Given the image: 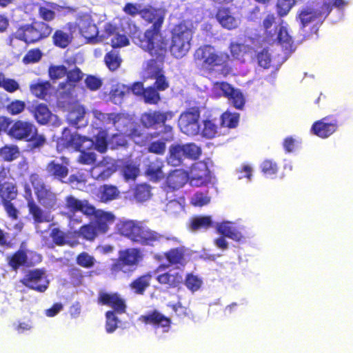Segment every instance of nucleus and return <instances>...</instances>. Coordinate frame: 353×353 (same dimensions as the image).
Returning <instances> with one entry per match:
<instances>
[{
  "instance_id": "obj_1",
  "label": "nucleus",
  "mask_w": 353,
  "mask_h": 353,
  "mask_svg": "<svg viewBox=\"0 0 353 353\" xmlns=\"http://www.w3.org/2000/svg\"><path fill=\"white\" fill-rule=\"evenodd\" d=\"M140 18L147 27L142 32L137 29L132 34L133 42L150 56L160 59L168 52V43L162 34L165 13L161 9L148 6L140 10Z\"/></svg>"
},
{
  "instance_id": "obj_2",
  "label": "nucleus",
  "mask_w": 353,
  "mask_h": 353,
  "mask_svg": "<svg viewBox=\"0 0 353 353\" xmlns=\"http://www.w3.org/2000/svg\"><path fill=\"white\" fill-rule=\"evenodd\" d=\"M118 230L121 235L142 246L154 247L163 241H172L174 243L181 242L177 237L165 236L139 221H123L119 224Z\"/></svg>"
},
{
  "instance_id": "obj_3",
  "label": "nucleus",
  "mask_w": 353,
  "mask_h": 353,
  "mask_svg": "<svg viewBox=\"0 0 353 353\" xmlns=\"http://www.w3.org/2000/svg\"><path fill=\"white\" fill-rule=\"evenodd\" d=\"M194 60L201 63L202 69L212 73L219 68L224 77L230 74L232 68L230 64V57L225 52H217L214 47L205 44L198 48L194 54Z\"/></svg>"
},
{
  "instance_id": "obj_4",
  "label": "nucleus",
  "mask_w": 353,
  "mask_h": 353,
  "mask_svg": "<svg viewBox=\"0 0 353 353\" xmlns=\"http://www.w3.org/2000/svg\"><path fill=\"white\" fill-rule=\"evenodd\" d=\"M169 50L176 59L184 57L191 48L194 31L184 21L175 25L172 29Z\"/></svg>"
},
{
  "instance_id": "obj_5",
  "label": "nucleus",
  "mask_w": 353,
  "mask_h": 353,
  "mask_svg": "<svg viewBox=\"0 0 353 353\" xmlns=\"http://www.w3.org/2000/svg\"><path fill=\"white\" fill-rule=\"evenodd\" d=\"M174 116L172 111H160V110H149L143 112L140 117V122L141 125L147 129H157L159 127H163V129L157 133L168 134V137L165 141L172 140L173 128L166 124V121L171 120Z\"/></svg>"
},
{
  "instance_id": "obj_6",
  "label": "nucleus",
  "mask_w": 353,
  "mask_h": 353,
  "mask_svg": "<svg viewBox=\"0 0 353 353\" xmlns=\"http://www.w3.org/2000/svg\"><path fill=\"white\" fill-rule=\"evenodd\" d=\"M52 28L46 22L35 21L31 24L20 27L16 32L15 37L25 43H34L48 37Z\"/></svg>"
},
{
  "instance_id": "obj_7",
  "label": "nucleus",
  "mask_w": 353,
  "mask_h": 353,
  "mask_svg": "<svg viewBox=\"0 0 353 353\" xmlns=\"http://www.w3.org/2000/svg\"><path fill=\"white\" fill-rule=\"evenodd\" d=\"M201 153V148L194 143H174L169 147L167 161L171 165L176 167L182 165L185 159H198Z\"/></svg>"
},
{
  "instance_id": "obj_8",
  "label": "nucleus",
  "mask_w": 353,
  "mask_h": 353,
  "mask_svg": "<svg viewBox=\"0 0 353 353\" xmlns=\"http://www.w3.org/2000/svg\"><path fill=\"white\" fill-rule=\"evenodd\" d=\"M29 180L39 203L46 208H54L57 203V194L45 184L37 173H32Z\"/></svg>"
},
{
  "instance_id": "obj_9",
  "label": "nucleus",
  "mask_w": 353,
  "mask_h": 353,
  "mask_svg": "<svg viewBox=\"0 0 353 353\" xmlns=\"http://www.w3.org/2000/svg\"><path fill=\"white\" fill-rule=\"evenodd\" d=\"M200 114V108L196 105L187 108L181 114L179 119V125L184 134L188 136H194L199 133Z\"/></svg>"
},
{
  "instance_id": "obj_10",
  "label": "nucleus",
  "mask_w": 353,
  "mask_h": 353,
  "mask_svg": "<svg viewBox=\"0 0 353 353\" xmlns=\"http://www.w3.org/2000/svg\"><path fill=\"white\" fill-rule=\"evenodd\" d=\"M188 174L189 183L192 186L206 187L212 183V172L205 161H199L192 163Z\"/></svg>"
},
{
  "instance_id": "obj_11",
  "label": "nucleus",
  "mask_w": 353,
  "mask_h": 353,
  "mask_svg": "<svg viewBox=\"0 0 353 353\" xmlns=\"http://www.w3.org/2000/svg\"><path fill=\"white\" fill-rule=\"evenodd\" d=\"M143 254L140 248H131L119 251V257L111 265L112 272H125L126 266H134L142 261Z\"/></svg>"
},
{
  "instance_id": "obj_12",
  "label": "nucleus",
  "mask_w": 353,
  "mask_h": 353,
  "mask_svg": "<svg viewBox=\"0 0 353 353\" xmlns=\"http://www.w3.org/2000/svg\"><path fill=\"white\" fill-rule=\"evenodd\" d=\"M18 188L15 179L10 174L8 166L0 167V201L15 200Z\"/></svg>"
},
{
  "instance_id": "obj_13",
  "label": "nucleus",
  "mask_w": 353,
  "mask_h": 353,
  "mask_svg": "<svg viewBox=\"0 0 353 353\" xmlns=\"http://www.w3.org/2000/svg\"><path fill=\"white\" fill-rule=\"evenodd\" d=\"M152 59L147 61L146 71L150 74L152 78L155 79L154 86L159 91H164L169 88V82L163 73L162 69L159 67V63L163 64L165 61L166 54L160 59L156 56H151Z\"/></svg>"
},
{
  "instance_id": "obj_14",
  "label": "nucleus",
  "mask_w": 353,
  "mask_h": 353,
  "mask_svg": "<svg viewBox=\"0 0 353 353\" xmlns=\"http://www.w3.org/2000/svg\"><path fill=\"white\" fill-rule=\"evenodd\" d=\"M45 274L43 269L29 270L20 282L28 288L42 293L46 292L49 286V281L46 279Z\"/></svg>"
},
{
  "instance_id": "obj_15",
  "label": "nucleus",
  "mask_w": 353,
  "mask_h": 353,
  "mask_svg": "<svg viewBox=\"0 0 353 353\" xmlns=\"http://www.w3.org/2000/svg\"><path fill=\"white\" fill-rule=\"evenodd\" d=\"M188 256V249L184 245L172 248L163 252V255L156 254L154 259L161 261L163 257H165L168 264L161 265L159 268H165L168 266L183 267L187 263V257Z\"/></svg>"
},
{
  "instance_id": "obj_16",
  "label": "nucleus",
  "mask_w": 353,
  "mask_h": 353,
  "mask_svg": "<svg viewBox=\"0 0 353 353\" xmlns=\"http://www.w3.org/2000/svg\"><path fill=\"white\" fill-rule=\"evenodd\" d=\"M339 128L336 119H332V116H327L313 123L310 132L321 139H327L333 134Z\"/></svg>"
},
{
  "instance_id": "obj_17",
  "label": "nucleus",
  "mask_w": 353,
  "mask_h": 353,
  "mask_svg": "<svg viewBox=\"0 0 353 353\" xmlns=\"http://www.w3.org/2000/svg\"><path fill=\"white\" fill-rule=\"evenodd\" d=\"M36 125L30 121L17 119L14 120L12 128L9 131V137L15 141H26L35 133Z\"/></svg>"
},
{
  "instance_id": "obj_18",
  "label": "nucleus",
  "mask_w": 353,
  "mask_h": 353,
  "mask_svg": "<svg viewBox=\"0 0 353 353\" xmlns=\"http://www.w3.org/2000/svg\"><path fill=\"white\" fill-rule=\"evenodd\" d=\"M85 142L90 143V147H93V140L85 136H81L77 133H72L68 128L63 130L60 138L61 144L66 148H72L76 151H81Z\"/></svg>"
},
{
  "instance_id": "obj_19",
  "label": "nucleus",
  "mask_w": 353,
  "mask_h": 353,
  "mask_svg": "<svg viewBox=\"0 0 353 353\" xmlns=\"http://www.w3.org/2000/svg\"><path fill=\"white\" fill-rule=\"evenodd\" d=\"M35 262L29 261L26 251L23 249H19L7 258L8 265L12 270L17 271L21 267H32L36 263H40L42 259L41 254H34Z\"/></svg>"
},
{
  "instance_id": "obj_20",
  "label": "nucleus",
  "mask_w": 353,
  "mask_h": 353,
  "mask_svg": "<svg viewBox=\"0 0 353 353\" xmlns=\"http://www.w3.org/2000/svg\"><path fill=\"white\" fill-rule=\"evenodd\" d=\"M65 208L72 214L69 215L70 218L78 212L87 216H92L95 212L94 206L91 205L88 200H79L72 195L65 197Z\"/></svg>"
},
{
  "instance_id": "obj_21",
  "label": "nucleus",
  "mask_w": 353,
  "mask_h": 353,
  "mask_svg": "<svg viewBox=\"0 0 353 353\" xmlns=\"http://www.w3.org/2000/svg\"><path fill=\"white\" fill-rule=\"evenodd\" d=\"M188 171L183 169H175L170 171L164 182L165 188L174 192L182 188L189 181Z\"/></svg>"
},
{
  "instance_id": "obj_22",
  "label": "nucleus",
  "mask_w": 353,
  "mask_h": 353,
  "mask_svg": "<svg viewBox=\"0 0 353 353\" xmlns=\"http://www.w3.org/2000/svg\"><path fill=\"white\" fill-rule=\"evenodd\" d=\"M98 303L111 307L114 312L123 314L126 311L125 301L118 293L101 292L98 296Z\"/></svg>"
},
{
  "instance_id": "obj_23",
  "label": "nucleus",
  "mask_w": 353,
  "mask_h": 353,
  "mask_svg": "<svg viewBox=\"0 0 353 353\" xmlns=\"http://www.w3.org/2000/svg\"><path fill=\"white\" fill-rule=\"evenodd\" d=\"M63 163H59L54 160L48 162L46 165V171L48 176L63 183V179L67 177L69 173L68 165L69 159L67 157H61Z\"/></svg>"
},
{
  "instance_id": "obj_24",
  "label": "nucleus",
  "mask_w": 353,
  "mask_h": 353,
  "mask_svg": "<svg viewBox=\"0 0 353 353\" xmlns=\"http://www.w3.org/2000/svg\"><path fill=\"white\" fill-rule=\"evenodd\" d=\"M275 31L274 37L270 43L276 41L285 50L294 51L295 50L294 39L290 35L287 26L281 23L279 26H275Z\"/></svg>"
},
{
  "instance_id": "obj_25",
  "label": "nucleus",
  "mask_w": 353,
  "mask_h": 353,
  "mask_svg": "<svg viewBox=\"0 0 353 353\" xmlns=\"http://www.w3.org/2000/svg\"><path fill=\"white\" fill-rule=\"evenodd\" d=\"M28 112L33 116L37 123L41 125L50 123L54 115L46 103L33 104L28 108Z\"/></svg>"
},
{
  "instance_id": "obj_26",
  "label": "nucleus",
  "mask_w": 353,
  "mask_h": 353,
  "mask_svg": "<svg viewBox=\"0 0 353 353\" xmlns=\"http://www.w3.org/2000/svg\"><path fill=\"white\" fill-rule=\"evenodd\" d=\"M77 26L80 34L87 40L91 41L98 35L97 27L88 14L80 16L77 19Z\"/></svg>"
},
{
  "instance_id": "obj_27",
  "label": "nucleus",
  "mask_w": 353,
  "mask_h": 353,
  "mask_svg": "<svg viewBox=\"0 0 353 353\" xmlns=\"http://www.w3.org/2000/svg\"><path fill=\"white\" fill-rule=\"evenodd\" d=\"M139 320L145 324H150L155 327L169 328L171 325V319L154 310L145 315H141Z\"/></svg>"
},
{
  "instance_id": "obj_28",
  "label": "nucleus",
  "mask_w": 353,
  "mask_h": 353,
  "mask_svg": "<svg viewBox=\"0 0 353 353\" xmlns=\"http://www.w3.org/2000/svg\"><path fill=\"white\" fill-rule=\"evenodd\" d=\"M156 279L161 285L167 288H179L183 283V278L179 272L167 271L159 274Z\"/></svg>"
},
{
  "instance_id": "obj_29",
  "label": "nucleus",
  "mask_w": 353,
  "mask_h": 353,
  "mask_svg": "<svg viewBox=\"0 0 353 353\" xmlns=\"http://www.w3.org/2000/svg\"><path fill=\"white\" fill-rule=\"evenodd\" d=\"M92 216H94L95 221L93 224L101 234L106 233L109 230V225L115 220V216L112 212L100 210L95 209Z\"/></svg>"
},
{
  "instance_id": "obj_30",
  "label": "nucleus",
  "mask_w": 353,
  "mask_h": 353,
  "mask_svg": "<svg viewBox=\"0 0 353 353\" xmlns=\"http://www.w3.org/2000/svg\"><path fill=\"white\" fill-rule=\"evenodd\" d=\"M163 161L158 157L149 160L145 170V174L152 181L157 182L164 178Z\"/></svg>"
},
{
  "instance_id": "obj_31",
  "label": "nucleus",
  "mask_w": 353,
  "mask_h": 353,
  "mask_svg": "<svg viewBox=\"0 0 353 353\" xmlns=\"http://www.w3.org/2000/svg\"><path fill=\"white\" fill-rule=\"evenodd\" d=\"M216 19L223 28L228 30L235 29L239 26L238 21L232 15L229 8H219L216 14Z\"/></svg>"
},
{
  "instance_id": "obj_32",
  "label": "nucleus",
  "mask_w": 353,
  "mask_h": 353,
  "mask_svg": "<svg viewBox=\"0 0 353 353\" xmlns=\"http://www.w3.org/2000/svg\"><path fill=\"white\" fill-rule=\"evenodd\" d=\"M152 279V274L147 272L139 276L134 279L129 285V287L134 293L143 295L145 290L150 286Z\"/></svg>"
},
{
  "instance_id": "obj_33",
  "label": "nucleus",
  "mask_w": 353,
  "mask_h": 353,
  "mask_svg": "<svg viewBox=\"0 0 353 353\" xmlns=\"http://www.w3.org/2000/svg\"><path fill=\"white\" fill-rule=\"evenodd\" d=\"M69 232L61 230L59 228H52L50 229V237L52 239V242L57 246H63L68 245L71 247L77 245L78 241L72 242L69 239Z\"/></svg>"
},
{
  "instance_id": "obj_34",
  "label": "nucleus",
  "mask_w": 353,
  "mask_h": 353,
  "mask_svg": "<svg viewBox=\"0 0 353 353\" xmlns=\"http://www.w3.org/2000/svg\"><path fill=\"white\" fill-rule=\"evenodd\" d=\"M217 232L222 236L232 239L234 241L240 242L243 236L236 228L231 225L228 221H223L218 223L216 226Z\"/></svg>"
},
{
  "instance_id": "obj_35",
  "label": "nucleus",
  "mask_w": 353,
  "mask_h": 353,
  "mask_svg": "<svg viewBox=\"0 0 353 353\" xmlns=\"http://www.w3.org/2000/svg\"><path fill=\"white\" fill-rule=\"evenodd\" d=\"M51 84L48 81L38 80L30 85V90L32 95L40 99H45L48 95Z\"/></svg>"
},
{
  "instance_id": "obj_36",
  "label": "nucleus",
  "mask_w": 353,
  "mask_h": 353,
  "mask_svg": "<svg viewBox=\"0 0 353 353\" xmlns=\"http://www.w3.org/2000/svg\"><path fill=\"white\" fill-rule=\"evenodd\" d=\"M84 74L81 71V70L74 65V67L68 70L66 74V80L65 82L61 83L59 84V88L61 89H64L68 84L71 88H74L77 83H79L83 79Z\"/></svg>"
},
{
  "instance_id": "obj_37",
  "label": "nucleus",
  "mask_w": 353,
  "mask_h": 353,
  "mask_svg": "<svg viewBox=\"0 0 353 353\" xmlns=\"http://www.w3.org/2000/svg\"><path fill=\"white\" fill-rule=\"evenodd\" d=\"M213 225L214 222L211 216H196L190 220V229L192 231L206 230Z\"/></svg>"
},
{
  "instance_id": "obj_38",
  "label": "nucleus",
  "mask_w": 353,
  "mask_h": 353,
  "mask_svg": "<svg viewBox=\"0 0 353 353\" xmlns=\"http://www.w3.org/2000/svg\"><path fill=\"white\" fill-rule=\"evenodd\" d=\"M123 176L127 181H134L139 175L140 170L139 165H137L131 160L123 161L121 165Z\"/></svg>"
},
{
  "instance_id": "obj_39",
  "label": "nucleus",
  "mask_w": 353,
  "mask_h": 353,
  "mask_svg": "<svg viewBox=\"0 0 353 353\" xmlns=\"http://www.w3.org/2000/svg\"><path fill=\"white\" fill-rule=\"evenodd\" d=\"M152 188L147 183L137 184L133 188V196L138 202H144L152 196Z\"/></svg>"
},
{
  "instance_id": "obj_40",
  "label": "nucleus",
  "mask_w": 353,
  "mask_h": 353,
  "mask_svg": "<svg viewBox=\"0 0 353 353\" xmlns=\"http://www.w3.org/2000/svg\"><path fill=\"white\" fill-rule=\"evenodd\" d=\"M99 232L92 223L85 224L74 232V235L82 237L89 241H93L97 236Z\"/></svg>"
},
{
  "instance_id": "obj_41",
  "label": "nucleus",
  "mask_w": 353,
  "mask_h": 353,
  "mask_svg": "<svg viewBox=\"0 0 353 353\" xmlns=\"http://www.w3.org/2000/svg\"><path fill=\"white\" fill-rule=\"evenodd\" d=\"M117 187L112 185H103L99 189V198L103 202H108L117 199L119 196Z\"/></svg>"
},
{
  "instance_id": "obj_42",
  "label": "nucleus",
  "mask_w": 353,
  "mask_h": 353,
  "mask_svg": "<svg viewBox=\"0 0 353 353\" xmlns=\"http://www.w3.org/2000/svg\"><path fill=\"white\" fill-rule=\"evenodd\" d=\"M321 16V11L311 8H305L300 12L299 18L300 19L302 27L304 28L310 23L319 18Z\"/></svg>"
},
{
  "instance_id": "obj_43",
  "label": "nucleus",
  "mask_w": 353,
  "mask_h": 353,
  "mask_svg": "<svg viewBox=\"0 0 353 353\" xmlns=\"http://www.w3.org/2000/svg\"><path fill=\"white\" fill-rule=\"evenodd\" d=\"M73 37L71 34L57 30L52 36V41L54 46L60 48H67L72 41Z\"/></svg>"
},
{
  "instance_id": "obj_44",
  "label": "nucleus",
  "mask_w": 353,
  "mask_h": 353,
  "mask_svg": "<svg viewBox=\"0 0 353 353\" xmlns=\"http://www.w3.org/2000/svg\"><path fill=\"white\" fill-rule=\"evenodd\" d=\"M274 22L275 17L273 14H268L263 21L264 40L268 43H270L274 37L276 33L275 28L272 29V26Z\"/></svg>"
},
{
  "instance_id": "obj_45",
  "label": "nucleus",
  "mask_w": 353,
  "mask_h": 353,
  "mask_svg": "<svg viewBox=\"0 0 353 353\" xmlns=\"http://www.w3.org/2000/svg\"><path fill=\"white\" fill-rule=\"evenodd\" d=\"M19 154V148L16 145H6L0 148V156L4 161L11 162L17 159Z\"/></svg>"
},
{
  "instance_id": "obj_46",
  "label": "nucleus",
  "mask_w": 353,
  "mask_h": 353,
  "mask_svg": "<svg viewBox=\"0 0 353 353\" xmlns=\"http://www.w3.org/2000/svg\"><path fill=\"white\" fill-rule=\"evenodd\" d=\"M29 213L32 216L34 223H41L48 222L49 219L44 214L43 211L32 199L28 202Z\"/></svg>"
},
{
  "instance_id": "obj_47",
  "label": "nucleus",
  "mask_w": 353,
  "mask_h": 353,
  "mask_svg": "<svg viewBox=\"0 0 353 353\" xmlns=\"http://www.w3.org/2000/svg\"><path fill=\"white\" fill-rule=\"evenodd\" d=\"M104 62L110 71L117 70L121 64L122 59L119 52L115 50H111L105 54L104 57Z\"/></svg>"
},
{
  "instance_id": "obj_48",
  "label": "nucleus",
  "mask_w": 353,
  "mask_h": 353,
  "mask_svg": "<svg viewBox=\"0 0 353 353\" xmlns=\"http://www.w3.org/2000/svg\"><path fill=\"white\" fill-rule=\"evenodd\" d=\"M108 134L106 130H101L95 137V141H93V146L100 153H104L108 150Z\"/></svg>"
},
{
  "instance_id": "obj_49",
  "label": "nucleus",
  "mask_w": 353,
  "mask_h": 353,
  "mask_svg": "<svg viewBox=\"0 0 353 353\" xmlns=\"http://www.w3.org/2000/svg\"><path fill=\"white\" fill-rule=\"evenodd\" d=\"M234 89L235 88L231 84L226 81H216L213 85V90L218 95L227 99L232 96Z\"/></svg>"
},
{
  "instance_id": "obj_50",
  "label": "nucleus",
  "mask_w": 353,
  "mask_h": 353,
  "mask_svg": "<svg viewBox=\"0 0 353 353\" xmlns=\"http://www.w3.org/2000/svg\"><path fill=\"white\" fill-rule=\"evenodd\" d=\"M129 121L130 116L128 114L123 112H113L112 125L117 130H122L128 125Z\"/></svg>"
},
{
  "instance_id": "obj_51",
  "label": "nucleus",
  "mask_w": 353,
  "mask_h": 353,
  "mask_svg": "<svg viewBox=\"0 0 353 353\" xmlns=\"http://www.w3.org/2000/svg\"><path fill=\"white\" fill-rule=\"evenodd\" d=\"M92 147H90V143L88 147H83L81 150L80 154L78 157L77 162L82 165H90L94 164L97 161L96 154L92 152H85V149H90Z\"/></svg>"
},
{
  "instance_id": "obj_52",
  "label": "nucleus",
  "mask_w": 353,
  "mask_h": 353,
  "mask_svg": "<svg viewBox=\"0 0 353 353\" xmlns=\"http://www.w3.org/2000/svg\"><path fill=\"white\" fill-rule=\"evenodd\" d=\"M95 263L94 257L86 252L79 253L76 257V263L83 268H92L95 265Z\"/></svg>"
},
{
  "instance_id": "obj_53",
  "label": "nucleus",
  "mask_w": 353,
  "mask_h": 353,
  "mask_svg": "<svg viewBox=\"0 0 353 353\" xmlns=\"http://www.w3.org/2000/svg\"><path fill=\"white\" fill-rule=\"evenodd\" d=\"M239 121V113H232L227 111L223 113L221 115V124L223 126L229 128H234L238 125Z\"/></svg>"
},
{
  "instance_id": "obj_54",
  "label": "nucleus",
  "mask_w": 353,
  "mask_h": 353,
  "mask_svg": "<svg viewBox=\"0 0 353 353\" xmlns=\"http://www.w3.org/2000/svg\"><path fill=\"white\" fill-rule=\"evenodd\" d=\"M190 202L192 205L195 207H202L208 205L210 202V197L208 196V192H196L191 197Z\"/></svg>"
},
{
  "instance_id": "obj_55",
  "label": "nucleus",
  "mask_w": 353,
  "mask_h": 353,
  "mask_svg": "<svg viewBox=\"0 0 353 353\" xmlns=\"http://www.w3.org/2000/svg\"><path fill=\"white\" fill-rule=\"evenodd\" d=\"M25 101L19 99H14L6 105V111L10 115L14 116L22 113L26 109Z\"/></svg>"
},
{
  "instance_id": "obj_56",
  "label": "nucleus",
  "mask_w": 353,
  "mask_h": 353,
  "mask_svg": "<svg viewBox=\"0 0 353 353\" xmlns=\"http://www.w3.org/2000/svg\"><path fill=\"white\" fill-rule=\"evenodd\" d=\"M157 90L153 86H149L145 89L143 94L144 101L149 104H157L160 101L161 97Z\"/></svg>"
},
{
  "instance_id": "obj_57",
  "label": "nucleus",
  "mask_w": 353,
  "mask_h": 353,
  "mask_svg": "<svg viewBox=\"0 0 353 353\" xmlns=\"http://www.w3.org/2000/svg\"><path fill=\"white\" fill-rule=\"evenodd\" d=\"M67 74V68L63 65H52L48 68V75L51 80L55 81L63 78Z\"/></svg>"
},
{
  "instance_id": "obj_58",
  "label": "nucleus",
  "mask_w": 353,
  "mask_h": 353,
  "mask_svg": "<svg viewBox=\"0 0 353 353\" xmlns=\"http://www.w3.org/2000/svg\"><path fill=\"white\" fill-rule=\"evenodd\" d=\"M183 281L187 288L193 292L197 291L202 285V280L192 273L188 274Z\"/></svg>"
},
{
  "instance_id": "obj_59",
  "label": "nucleus",
  "mask_w": 353,
  "mask_h": 353,
  "mask_svg": "<svg viewBox=\"0 0 353 353\" xmlns=\"http://www.w3.org/2000/svg\"><path fill=\"white\" fill-rule=\"evenodd\" d=\"M116 313L117 312L112 310H109L105 312V329L108 333L113 332L118 327L119 320L116 316Z\"/></svg>"
},
{
  "instance_id": "obj_60",
  "label": "nucleus",
  "mask_w": 353,
  "mask_h": 353,
  "mask_svg": "<svg viewBox=\"0 0 353 353\" xmlns=\"http://www.w3.org/2000/svg\"><path fill=\"white\" fill-rule=\"evenodd\" d=\"M261 172L266 176H272L278 172L277 163L272 159H265L261 164Z\"/></svg>"
},
{
  "instance_id": "obj_61",
  "label": "nucleus",
  "mask_w": 353,
  "mask_h": 353,
  "mask_svg": "<svg viewBox=\"0 0 353 353\" xmlns=\"http://www.w3.org/2000/svg\"><path fill=\"white\" fill-rule=\"evenodd\" d=\"M228 99L230 101L232 105L238 110H242L245 105V101L244 96L238 89H234L232 96L229 97Z\"/></svg>"
},
{
  "instance_id": "obj_62",
  "label": "nucleus",
  "mask_w": 353,
  "mask_h": 353,
  "mask_svg": "<svg viewBox=\"0 0 353 353\" xmlns=\"http://www.w3.org/2000/svg\"><path fill=\"white\" fill-rule=\"evenodd\" d=\"M86 88L90 91H96L101 88L103 82L102 80L92 74L86 76L84 80Z\"/></svg>"
},
{
  "instance_id": "obj_63",
  "label": "nucleus",
  "mask_w": 353,
  "mask_h": 353,
  "mask_svg": "<svg viewBox=\"0 0 353 353\" xmlns=\"http://www.w3.org/2000/svg\"><path fill=\"white\" fill-rule=\"evenodd\" d=\"M12 201L13 200H7L0 201V203L3 205L8 216L12 220H17L19 218V210L14 206Z\"/></svg>"
},
{
  "instance_id": "obj_64",
  "label": "nucleus",
  "mask_w": 353,
  "mask_h": 353,
  "mask_svg": "<svg viewBox=\"0 0 353 353\" xmlns=\"http://www.w3.org/2000/svg\"><path fill=\"white\" fill-rule=\"evenodd\" d=\"M203 137L212 139L214 137L217 133V126L210 120H205L203 121V128L202 131Z\"/></svg>"
}]
</instances>
